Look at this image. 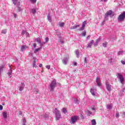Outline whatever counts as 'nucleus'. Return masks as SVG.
Instances as JSON below:
<instances>
[{
    "mask_svg": "<svg viewBox=\"0 0 125 125\" xmlns=\"http://www.w3.org/2000/svg\"><path fill=\"white\" fill-rule=\"evenodd\" d=\"M33 46L34 48H36V47H37V44L36 43H33Z\"/></svg>",
    "mask_w": 125,
    "mask_h": 125,
    "instance_id": "49530a36",
    "label": "nucleus"
},
{
    "mask_svg": "<svg viewBox=\"0 0 125 125\" xmlns=\"http://www.w3.org/2000/svg\"><path fill=\"white\" fill-rule=\"evenodd\" d=\"M2 116L4 119H7V112H3Z\"/></svg>",
    "mask_w": 125,
    "mask_h": 125,
    "instance_id": "6ab92c4d",
    "label": "nucleus"
},
{
    "mask_svg": "<svg viewBox=\"0 0 125 125\" xmlns=\"http://www.w3.org/2000/svg\"><path fill=\"white\" fill-rule=\"evenodd\" d=\"M10 69L9 70L7 74L9 77V78H11V75L12 74V68L10 65H9Z\"/></svg>",
    "mask_w": 125,
    "mask_h": 125,
    "instance_id": "9d476101",
    "label": "nucleus"
},
{
    "mask_svg": "<svg viewBox=\"0 0 125 125\" xmlns=\"http://www.w3.org/2000/svg\"><path fill=\"white\" fill-rule=\"evenodd\" d=\"M74 102L76 104H79V103H80V102L79 101V100L78 99H75Z\"/></svg>",
    "mask_w": 125,
    "mask_h": 125,
    "instance_id": "7c9ffc66",
    "label": "nucleus"
},
{
    "mask_svg": "<svg viewBox=\"0 0 125 125\" xmlns=\"http://www.w3.org/2000/svg\"><path fill=\"white\" fill-rule=\"evenodd\" d=\"M91 109H92V110L93 111H95V106H92L91 107Z\"/></svg>",
    "mask_w": 125,
    "mask_h": 125,
    "instance_id": "79ce46f5",
    "label": "nucleus"
},
{
    "mask_svg": "<svg viewBox=\"0 0 125 125\" xmlns=\"http://www.w3.org/2000/svg\"><path fill=\"white\" fill-rule=\"evenodd\" d=\"M101 39L100 38H99L96 40V41L94 44V46H97V45H98V43H99V41H101Z\"/></svg>",
    "mask_w": 125,
    "mask_h": 125,
    "instance_id": "f3484780",
    "label": "nucleus"
},
{
    "mask_svg": "<svg viewBox=\"0 0 125 125\" xmlns=\"http://www.w3.org/2000/svg\"><path fill=\"white\" fill-rule=\"evenodd\" d=\"M24 87H25V83H21V85L19 87L20 91L24 90Z\"/></svg>",
    "mask_w": 125,
    "mask_h": 125,
    "instance_id": "6e6552de",
    "label": "nucleus"
},
{
    "mask_svg": "<svg viewBox=\"0 0 125 125\" xmlns=\"http://www.w3.org/2000/svg\"><path fill=\"white\" fill-rule=\"evenodd\" d=\"M28 48H29V47L28 46L22 45L21 47V51L23 52V51H24V50H25L26 49H27Z\"/></svg>",
    "mask_w": 125,
    "mask_h": 125,
    "instance_id": "2eb2a0df",
    "label": "nucleus"
},
{
    "mask_svg": "<svg viewBox=\"0 0 125 125\" xmlns=\"http://www.w3.org/2000/svg\"><path fill=\"white\" fill-rule=\"evenodd\" d=\"M90 92L93 96H95L96 95V89H94V88L91 89Z\"/></svg>",
    "mask_w": 125,
    "mask_h": 125,
    "instance_id": "1a4fd4ad",
    "label": "nucleus"
},
{
    "mask_svg": "<svg viewBox=\"0 0 125 125\" xmlns=\"http://www.w3.org/2000/svg\"><path fill=\"white\" fill-rule=\"evenodd\" d=\"M88 116H91V115H92V112H91L89 111H88Z\"/></svg>",
    "mask_w": 125,
    "mask_h": 125,
    "instance_id": "37998d69",
    "label": "nucleus"
},
{
    "mask_svg": "<svg viewBox=\"0 0 125 125\" xmlns=\"http://www.w3.org/2000/svg\"><path fill=\"white\" fill-rule=\"evenodd\" d=\"M18 10L19 12H20V11H21V8H20V7H18Z\"/></svg>",
    "mask_w": 125,
    "mask_h": 125,
    "instance_id": "864d4df0",
    "label": "nucleus"
},
{
    "mask_svg": "<svg viewBox=\"0 0 125 125\" xmlns=\"http://www.w3.org/2000/svg\"><path fill=\"white\" fill-rule=\"evenodd\" d=\"M106 108L107 109H109V110H111V109L113 108V105H112L111 104H107L106 105Z\"/></svg>",
    "mask_w": 125,
    "mask_h": 125,
    "instance_id": "5701e85b",
    "label": "nucleus"
},
{
    "mask_svg": "<svg viewBox=\"0 0 125 125\" xmlns=\"http://www.w3.org/2000/svg\"><path fill=\"white\" fill-rule=\"evenodd\" d=\"M37 12V9L36 8H33L31 9V12L33 13V14H36V12Z\"/></svg>",
    "mask_w": 125,
    "mask_h": 125,
    "instance_id": "412c9836",
    "label": "nucleus"
},
{
    "mask_svg": "<svg viewBox=\"0 0 125 125\" xmlns=\"http://www.w3.org/2000/svg\"><path fill=\"white\" fill-rule=\"evenodd\" d=\"M42 117L45 119V120H47L48 119V115H42Z\"/></svg>",
    "mask_w": 125,
    "mask_h": 125,
    "instance_id": "2f4dec72",
    "label": "nucleus"
},
{
    "mask_svg": "<svg viewBox=\"0 0 125 125\" xmlns=\"http://www.w3.org/2000/svg\"><path fill=\"white\" fill-rule=\"evenodd\" d=\"M60 42H61V43H62V44L64 43V41H63V40H62V38L60 37Z\"/></svg>",
    "mask_w": 125,
    "mask_h": 125,
    "instance_id": "58836bf2",
    "label": "nucleus"
},
{
    "mask_svg": "<svg viewBox=\"0 0 125 125\" xmlns=\"http://www.w3.org/2000/svg\"><path fill=\"white\" fill-rule=\"evenodd\" d=\"M41 48H42V46H41L40 48H38L37 49H36L34 51V53H36V52H38V51H40V50H41Z\"/></svg>",
    "mask_w": 125,
    "mask_h": 125,
    "instance_id": "c85d7f7f",
    "label": "nucleus"
},
{
    "mask_svg": "<svg viewBox=\"0 0 125 125\" xmlns=\"http://www.w3.org/2000/svg\"><path fill=\"white\" fill-rule=\"evenodd\" d=\"M53 113H55L56 116V119L57 121H58L60 119H61V113L60 112V110H59L57 108H56L53 111Z\"/></svg>",
    "mask_w": 125,
    "mask_h": 125,
    "instance_id": "f257e3e1",
    "label": "nucleus"
},
{
    "mask_svg": "<svg viewBox=\"0 0 125 125\" xmlns=\"http://www.w3.org/2000/svg\"><path fill=\"white\" fill-rule=\"evenodd\" d=\"M108 0H101L100 1H104L106 2Z\"/></svg>",
    "mask_w": 125,
    "mask_h": 125,
    "instance_id": "052dcab7",
    "label": "nucleus"
},
{
    "mask_svg": "<svg viewBox=\"0 0 125 125\" xmlns=\"http://www.w3.org/2000/svg\"><path fill=\"white\" fill-rule=\"evenodd\" d=\"M25 35L26 36V37H29L30 34H29V33L27 32L25 33Z\"/></svg>",
    "mask_w": 125,
    "mask_h": 125,
    "instance_id": "3c124183",
    "label": "nucleus"
},
{
    "mask_svg": "<svg viewBox=\"0 0 125 125\" xmlns=\"http://www.w3.org/2000/svg\"><path fill=\"white\" fill-rule=\"evenodd\" d=\"M96 83H97V85L98 86H101L102 84H101V81L100 80V78L97 77V78H96Z\"/></svg>",
    "mask_w": 125,
    "mask_h": 125,
    "instance_id": "0eeeda50",
    "label": "nucleus"
},
{
    "mask_svg": "<svg viewBox=\"0 0 125 125\" xmlns=\"http://www.w3.org/2000/svg\"><path fill=\"white\" fill-rule=\"evenodd\" d=\"M125 12L121 13L118 17L117 20L118 22H123L125 21Z\"/></svg>",
    "mask_w": 125,
    "mask_h": 125,
    "instance_id": "7ed1b4c3",
    "label": "nucleus"
},
{
    "mask_svg": "<svg viewBox=\"0 0 125 125\" xmlns=\"http://www.w3.org/2000/svg\"><path fill=\"white\" fill-rule=\"evenodd\" d=\"M94 43V41L91 40V42L89 43L87 46V48H91V46H92V44Z\"/></svg>",
    "mask_w": 125,
    "mask_h": 125,
    "instance_id": "f8f14e48",
    "label": "nucleus"
},
{
    "mask_svg": "<svg viewBox=\"0 0 125 125\" xmlns=\"http://www.w3.org/2000/svg\"><path fill=\"white\" fill-rule=\"evenodd\" d=\"M116 117L118 119L119 118V117H120V113H117L116 114Z\"/></svg>",
    "mask_w": 125,
    "mask_h": 125,
    "instance_id": "c03bdc74",
    "label": "nucleus"
},
{
    "mask_svg": "<svg viewBox=\"0 0 125 125\" xmlns=\"http://www.w3.org/2000/svg\"><path fill=\"white\" fill-rule=\"evenodd\" d=\"M48 41H49V39L48 38V37H46L45 39V42H43V43H46V42H48Z\"/></svg>",
    "mask_w": 125,
    "mask_h": 125,
    "instance_id": "473e14b6",
    "label": "nucleus"
},
{
    "mask_svg": "<svg viewBox=\"0 0 125 125\" xmlns=\"http://www.w3.org/2000/svg\"><path fill=\"white\" fill-rule=\"evenodd\" d=\"M85 25H86V21H84L82 23V27L78 29L79 31H83L84 30V28H85Z\"/></svg>",
    "mask_w": 125,
    "mask_h": 125,
    "instance_id": "423d86ee",
    "label": "nucleus"
},
{
    "mask_svg": "<svg viewBox=\"0 0 125 125\" xmlns=\"http://www.w3.org/2000/svg\"><path fill=\"white\" fill-rule=\"evenodd\" d=\"M109 62H110V63H112V62H114V59H113V58H112V57H109Z\"/></svg>",
    "mask_w": 125,
    "mask_h": 125,
    "instance_id": "c756f323",
    "label": "nucleus"
},
{
    "mask_svg": "<svg viewBox=\"0 0 125 125\" xmlns=\"http://www.w3.org/2000/svg\"><path fill=\"white\" fill-rule=\"evenodd\" d=\"M108 43H107V42H105L104 43H103V46H104V47H106L107 46V44Z\"/></svg>",
    "mask_w": 125,
    "mask_h": 125,
    "instance_id": "e433bc0d",
    "label": "nucleus"
},
{
    "mask_svg": "<svg viewBox=\"0 0 125 125\" xmlns=\"http://www.w3.org/2000/svg\"><path fill=\"white\" fill-rule=\"evenodd\" d=\"M79 120H80V116L75 115L71 118L70 123L71 125H75Z\"/></svg>",
    "mask_w": 125,
    "mask_h": 125,
    "instance_id": "f03ea898",
    "label": "nucleus"
},
{
    "mask_svg": "<svg viewBox=\"0 0 125 125\" xmlns=\"http://www.w3.org/2000/svg\"><path fill=\"white\" fill-rule=\"evenodd\" d=\"M89 39H90V35L87 36V40H89Z\"/></svg>",
    "mask_w": 125,
    "mask_h": 125,
    "instance_id": "bf43d9fd",
    "label": "nucleus"
},
{
    "mask_svg": "<svg viewBox=\"0 0 125 125\" xmlns=\"http://www.w3.org/2000/svg\"><path fill=\"white\" fill-rule=\"evenodd\" d=\"M4 65H2L0 66V74L3 71V68H4Z\"/></svg>",
    "mask_w": 125,
    "mask_h": 125,
    "instance_id": "b1692460",
    "label": "nucleus"
},
{
    "mask_svg": "<svg viewBox=\"0 0 125 125\" xmlns=\"http://www.w3.org/2000/svg\"><path fill=\"white\" fill-rule=\"evenodd\" d=\"M75 54L77 58H80V52H79V50H76L75 51Z\"/></svg>",
    "mask_w": 125,
    "mask_h": 125,
    "instance_id": "aec40b11",
    "label": "nucleus"
},
{
    "mask_svg": "<svg viewBox=\"0 0 125 125\" xmlns=\"http://www.w3.org/2000/svg\"><path fill=\"white\" fill-rule=\"evenodd\" d=\"M77 64L78 63H77L76 62H73V65H74V66H77Z\"/></svg>",
    "mask_w": 125,
    "mask_h": 125,
    "instance_id": "603ef678",
    "label": "nucleus"
},
{
    "mask_svg": "<svg viewBox=\"0 0 125 125\" xmlns=\"http://www.w3.org/2000/svg\"><path fill=\"white\" fill-rule=\"evenodd\" d=\"M26 32H27V31L23 30L21 32V35H25V34H26Z\"/></svg>",
    "mask_w": 125,
    "mask_h": 125,
    "instance_id": "ea45409f",
    "label": "nucleus"
},
{
    "mask_svg": "<svg viewBox=\"0 0 125 125\" xmlns=\"http://www.w3.org/2000/svg\"><path fill=\"white\" fill-rule=\"evenodd\" d=\"M112 13H113V11H112V10H109L108 11H107L106 12V13L105 14V18H107V17H108V16H110L111 15H112Z\"/></svg>",
    "mask_w": 125,
    "mask_h": 125,
    "instance_id": "9b49d317",
    "label": "nucleus"
},
{
    "mask_svg": "<svg viewBox=\"0 0 125 125\" xmlns=\"http://www.w3.org/2000/svg\"><path fill=\"white\" fill-rule=\"evenodd\" d=\"M45 67L46 69H48V70H49L50 69V65H47L45 66Z\"/></svg>",
    "mask_w": 125,
    "mask_h": 125,
    "instance_id": "a19ab883",
    "label": "nucleus"
},
{
    "mask_svg": "<svg viewBox=\"0 0 125 125\" xmlns=\"http://www.w3.org/2000/svg\"><path fill=\"white\" fill-rule=\"evenodd\" d=\"M106 85L108 91H111V85L107 82H106Z\"/></svg>",
    "mask_w": 125,
    "mask_h": 125,
    "instance_id": "4468645a",
    "label": "nucleus"
},
{
    "mask_svg": "<svg viewBox=\"0 0 125 125\" xmlns=\"http://www.w3.org/2000/svg\"><path fill=\"white\" fill-rule=\"evenodd\" d=\"M31 3H36L37 2V0H30Z\"/></svg>",
    "mask_w": 125,
    "mask_h": 125,
    "instance_id": "4c0bfd02",
    "label": "nucleus"
},
{
    "mask_svg": "<svg viewBox=\"0 0 125 125\" xmlns=\"http://www.w3.org/2000/svg\"><path fill=\"white\" fill-rule=\"evenodd\" d=\"M69 60V57L67 58H64L62 60V62L64 65H67V62H68V61Z\"/></svg>",
    "mask_w": 125,
    "mask_h": 125,
    "instance_id": "ddd939ff",
    "label": "nucleus"
},
{
    "mask_svg": "<svg viewBox=\"0 0 125 125\" xmlns=\"http://www.w3.org/2000/svg\"><path fill=\"white\" fill-rule=\"evenodd\" d=\"M62 112L64 114H66L67 112V109L65 108H63Z\"/></svg>",
    "mask_w": 125,
    "mask_h": 125,
    "instance_id": "cd10ccee",
    "label": "nucleus"
},
{
    "mask_svg": "<svg viewBox=\"0 0 125 125\" xmlns=\"http://www.w3.org/2000/svg\"><path fill=\"white\" fill-rule=\"evenodd\" d=\"M118 55H123L124 54V51H120L118 52Z\"/></svg>",
    "mask_w": 125,
    "mask_h": 125,
    "instance_id": "72a5a7b5",
    "label": "nucleus"
},
{
    "mask_svg": "<svg viewBox=\"0 0 125 125\" xmlns=\"http://www.w3.org/2000/svg\"><path fill=\"white\" fill-rule=\"evenodd\" d=\"M13 1V3L15 5V4H17V1H18V0H12Z\"/></svg>",
    "mask_w": 125,
    "mask_h": 125,
    "instance_id": "c9c22d12",
    "label": "nucleus"
},
{
    "mask_svg": "<svg viewBox=\"0 0 125 125\" xmlns=\"http://www.w3.org/2000/svg\"><path fill=\"white\" fill-rule=\"evenodd\" d=\"M14 16L15 18H16L17 17V15L16 14H14Z\"/></svg>",
    "mask_w": 125,
    "mask_h": 125,
    "instance_id": "13d9d810",
    "label": "nucleus"
},
{
    "mask_svg": "<svg viewBox=\"0 0 125 125\" xmlns=\"http://www.w3.org/2000/svg\"><path fill=\"white\" fill-rule=\"evenodd\" d=\"M33 63H37V60L36 59L34 60Z\"/></svg>",
    "mask_w": 125,
    "mask_h": 125,
    "instance_id": "680f3d73",
    "label": "nucleus"
},
{
    "mask_svg": "<svg viewBox=\"0 0 125 125\" xmlns=\"http://www.w3.org/2000/svg\"><path fill=\"white\" fill-rule=\"evenodd\" d=\"M35 40L36 41V42H37L38 43H40L41 47L42 46V44H43V43H42L41 38H37Z\"/></svg>",
    "mask_w": 125,
    "mask_h": 125,
    "instance_id": "dca6fc26",
    "label": "nucleus"
},
{
    "mask_svg": "<svg viewBox=\"0 0 125 125\" xmlns=\"http://www.w3.org/2000/svg\"><path fill=\"white\" fill-rule=\"evenodd\" d=\"M55 87H56V80L54 79L50 84V91H53Z\"/></svg>",
    "mask_w": 125,
    "mask_h": 125,
    "instance_id": "20e7f679",
    "label": "nucleus"
},
{
    "mask_svg": "<svg viewBox=\"0 0 125 125\" xmlns=\"http://www.w3.org/2000/svg\"><path fill=\"white\" fill-rule=\"evenodd\" d=\"M80 27V24L75 25L74 26H72L71 29H77V28H79Z\"/></svg>",
    "mask_w": 125,
    "mask_h": 125,
    "instance_id": "4be33fe9",
    "label": "nucleus"
},
{
    "mask_svg": "<svg viewBox=\"0 0 125 125\" xmlns=\"http://www.w3.org/2000/svg\"><path fill=\"white\" fill-rule=\"evenodd\" d=\"M117 79L120 80V82L122 84H124L125 83V78H124V76L121 73H117L116 74Z\"/></svg>",
    "mask_w": 125,
    "mask_h": 125,
    "instance_id": "39448f33",
    "label": "nucleus"
},
{
    "mask_svg": "<svg viewBox=\"0 0 125 125\" xmlns=\"http://www.w3.org/2000/svg\"><path fill=\"white\" fill-rule=\"evenodd\" d=\"M47 19L49 22H51V16L50 15V13H49L47 16Z\"/></svg>",
    "mask_w": 125,
    "mask_h": 125,
    "instance_id": "a211bd4d",
    "label": "nucleus"
},
{
    "mask_svg": "<svg viewBox=\"0 0 125 125\" xmlns=\"http://www.w3.org/2000/svg\"><path fill=\"white\" fill-rule=\"evenodd\" d=\"M91 123L92 124V125H96V121L95 119H93L91 121Z\"/></svg>",
    "mask_w": 125,
    "mask_h": 125,
    "instance_id": "393cba45",
    "label": "nucleus"
},
{
    "mask_svg": "<svg viewBox=\"0 0 125 125\" xmlns=\"http://www.w3.org/2000/svg\"><path fill=\"white\" fill-rule=\"evenodd\" d=\"M121 63L123 65H125V61H121Z\"/></svg>",
    "mask_w": 125,
    "mask_h": 125,
    "instance_id": "de8ad7c7",
    "label": "nucleus"
},
{
    "mask_svg": "<svg viewBox=\"0 0 125 125\" xmlns=\"http://www.w3.org/2000/svg\"><path fill=\"white\" fill-rule=\"evenodd\" d=\"M33 68H37V65L36 64V63L33 62Z\"/></svg>",
    "mask_w": 125,
    "mask_h": 125,
    "instance_id": "a18cd8bd",
    "label": "nucleus"
},
{
    "mask_svg": "<svg viewBox=\"0 0 125 125\" xmlns=\"http://www.w3.org/2000/svg\"><path fill=\"white\" fill-rule=\"evenodd\" d=\"M22 125H26V123H23Z\"/></svg>",
    "mask_w": 125,
    "mask_h": 125,
    "instance_id": "e2e57ef3",
    "label": "nucleus"
},
{
    "mask_svg": "<svg viewBox=\"0 0 125 125\" xmlns=\"http://www.w3.org/2000/svg\"><path fill=\"white\" fill-rule=\"evenodd\" d=\"M87 59H86V58H85V59H84V62L85 63H87Z\"/></svg>",
    "mask_w": 125,
    "mask_h": 125,
    "instance_id": "5fc2aeb1",
    "label": "nucleus"
},
{
    "mask_svg": "<svg viewBox=\"0 0 125 125\" xmlns=\"http://www.w3.org/2000/svg\"><path fill=\"white\" fill-rule=\"evenodd\" d=\"M65 25V23H64V22H59V26L60 27H64V26Z\"/></svg>",
    "mask_w": 125,
    "mask_h": 125,
    "instance_id": "bb28decb",
    "label": "nucleus"
},
{
    "mask_svg": "<svg viewBox=\"0 0 125 125\" xmlns=\"http://www.w3.org/2000/svg\"><path fill=\"white\" fill-rule=\"evenodd\" d=\"M34 91H35V93H38L39 92V89H35Z\"/></svg>",
    "mask_w": 125,
    "mask_h": 125,
    "instance_id": "09e8293b",
    "label": "nucleus"
},
{
    "mask_svg": "<svg viewBox=\"0 0 125 125\" xmlns=\"http://www.w3.org/2000/svg\"><path fill=\"white\" fill-rule=\"evenodd\" d=\"M23 123H26V119L25 118H23Z\"/></svg>",
    "mask_w": 125,
    "mask_h": 125,
    "instance_id": "6e6d98bb",
    "label": "nucleus"
},
{
    "mask_svg": "<svg viewBox=\"0 0 125 125\" xmlns=\"http://www.w3.org/2000/svg\"><path fill=\"white\" fill-rule=\"evenodd\" d=\"M6 33H7V29H3L1 32V33L3 34L4 35H5Z\"/></svg>",
    "mask_w": 125,
    "mask_h": 125,
    "instance_id": "a878e982",
    "label": "nucleus"
},
{
    "mask_svg": "<svg viewBox=\"0 0 125 125\" xmlns=\"http://www.w3.org/2000/svg\"><path fill=\"white\" fill-rule=\"evenodd\" d=\"M86 34V31H84L82 33V36L83 37H85V35Z\"/></svg>",
    "mask_w": 125,
    "mask_h": 125,
    "instance_id": "f704fd0d",
    "label": "nucleus"
},
{
    "mask_svg": "<svg viewBox=\"0 0 125 125\" xmlns=\"http://www.w3.org/2000/svg\"><path fill=\"white\" fill-rule=\"evenodd\" d=\"M2 109H3V106H2V105L0 104V111H1Z\"/></svg>",
    "mask_w": 125,
    "mask_h": 125,
    "instance_id": "8fccbe9b",
    "label": "nucleus"
},
{
    "mask_svg": "<svg viewBox=\"0 0 125 125\" xmlns=\"http://www.w3.org/2000/svg\"><path fill=\"white\" fill-rule=\"evenodd\" d=\"M39 67H40V68H42V64L40 63V64H39Z\"/></svg>",
    "mask_w": 125,
    "mask_h": 125,
    "instance_id": "4d7b16f0",
    "label": "nucleus"
}]
</instances>
